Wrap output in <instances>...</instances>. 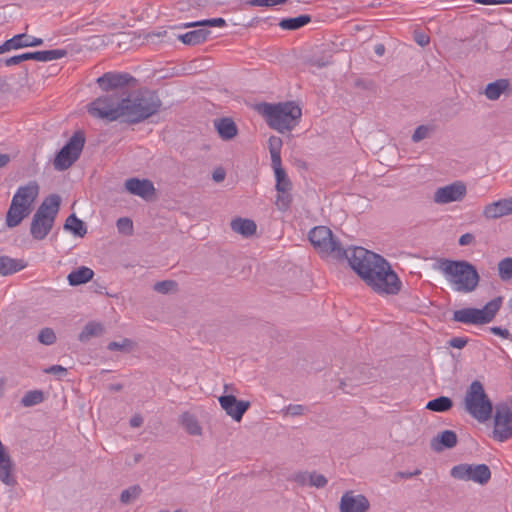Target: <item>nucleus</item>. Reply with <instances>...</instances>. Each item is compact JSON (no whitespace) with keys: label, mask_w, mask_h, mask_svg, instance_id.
<instances>
[{"label":"nucleus","mask_w":512,"mask_h":512,"mask_svg":"<svg viewBox=\"0 0 512 512\" xmlns=\"http://www.w3.org/2000/svg\"><path fill=\"white\" fill-rule=\"evenodd\" d=\"M142 423H143V419L141 416L136 415L130 419V425L132 427H139L142 425Z\"/></svg>","instance_id":"57"},{"label":"nucleus","mask_w":512,"mask_h":512,"mask_svg":"<svg viewBox=\"0 0 512 512\" xmlns=\"http://www.w3.org/2000/svg\"><path fill=\"white\" fill-rule=\"evenodd\" d=\"M263 113L272 129L280 133L292 130L301 118V108L294 102L265 104Z\"/></svg>","instance_id":"4"},{"label":"nucleus","mask_w":512,"mask_h":512,"mask_svg":"<svg viewBox=\"0 0 512 512\" xmlns=\"http://www.w3.org/2000/svg\"><path fill=\"white\" fill-rule=\"evenodd\" d=\"M219 403L222 409L236 421L242 419L243 414L249 408V402L238 401L233 395H225L219 397Z\"/></svg>","instance_id":"22"},{"label":"nucleus","mask_w":512,"mask_h":512,"mask_svg":"<svg viewBox=\"0 0 512 512\" xmlns=\"http://www.w3.org/2000/svg\"><path fill=\"white\" fill-rule=\"evenodd\" d=\"M103 326L98 322H89L87 323L81 333L78 336L80 342H88L93 337H99L103 333Z\"/></svg>","instance_id":"32"},{"label":"nucleus","mask_w":512,"mask_h":512,"mask_svg":"<svg viewBox=\"0 0 512 512\" xmlns=\"http://www.w3.org/2000/svg\"><path fill=\"white\" fill-rule=\"evenodd\" d=\"M291 200L292 198L290 190H286L285 192H277L275 204L279 210L285 211L289 208Z\"/></svg>","instance_id":"42"},{"label":"nucleus","mask_w":512,"mask_h":512,"mask_svg":"<svg viewBox=\"0 0 512 512\" xmlns=\"http://www.w3.org/2000/svg\"><path fill=\"white\" fill-rule=\"evenodd\" d=\"M225 178V172L222 169L215 170L213 173V179L216 182H221Z\"/></svg>","instance_id":"56"},{"label":"nucleus","mask_w":512,"mask_h":512,"mask_svg":"<svg viewBox=\"0 0 512 512\" xmlns=\"http://www.w3.org/2000/svg\"><path fill=\"white\" fill-rule=\"evenodd\" d=\"M374 52L378 55V56H383L384 53H385V47L383 44H377L375 45L374 47Z\"/></svg>","instance_id":"59"},{"label":"nucleus","mask_w":512,"mask_h":512,"mask_svg":"<svg viewBox=\"0 0 512 512\" xmlns=\"http://www.w3.org/2000/svg\"><path fill=\"white\" fill-rule=\"evenodd\" d=\"M432 130H433V128L428 125L418 126L412 135V141L415 143L420 142L421 140L429 137Z\"/></svg>","instance_id":"44"},{"label":"nucleus","mask_w":512,"mask_h":512,"mask_svg":"<svg viewBox=\"0 0 512 512\" xmlns=\"http://www.w3.org/2000/svg\"><path fill=\"white\" fill-rule=\"evenodd\" d=\"M231 229L243 237H250L256 232V224L250 219L236 218L231 221Z\"/></svg>","instance_id":"30"},{"label":"nucleus","mask_w":512,"mask_h":512,"mask_svg":"<svg viewBox=\"0 0 512 512\" xmlns=\"http://www.w3.org/2000/svg\"><path fill=\"white\" fill-rule=\"evenodd\" d=\"M126 190L143 199L152 197L155 193L153 183L148 179L129 178L125 181Z\"/></svg>","instance_id":"25"},{"label":"nucleus","mask_w":512,"mask_h":512,"mask_svg":"<svg viewBox=\"0 0 512 512\" xmlns=\"http://www.w3.org/2000/svg\"><path fill=\"white\" fill-rule=\"evenodd\" d=\"M486 99L497 101L502 96L509 97L512 94V86L507 78H500L486 85L483 91Z\"/></svg>","instance_id":"23"},{"label":"nucleus","mask_w":512,"mask_h":512,"mask_svg":"<svg viewBox=\"0 0 512 512\" xmlns=\"http://www.w3.org/2000/svg\"><path fill=\"white\" fill-rule=\"evenodd\" d=\"M181 424L190 435L197 436L202 432V428L197 419L190 413L186 412L181 415Z\"/></svg>","instance_id":"36"},{"label":"nucleus","mask_w":512,"mask_h":512,"mask_svg":"<svg viewBox=\"0 0 512 512\" xmlns=\"http://www.w3.org/2000/svg\"><path fill=\"white\" fill-rule=\"evenodd\" d=\"M287 0H252L250 3L253 6L259 7H272L275 5L283 4Z\"/></svg>","instance_id":"49"},{"label":"nucleus","mask_w":512,"mask_h":512,"mask_svg":"<svg viewBox=\"0 0 512 512\" xmlns=\"http://www.w3.org/2000/svg\"><path fill=\"white\" fill-rule=\"evenodd\" d=\"M44 399L43 392L40 390H32L25 393L21 399V404L24 407H31L41 403Z\"/></svg>","instance_id":"39"},{"label":"nucleus","mask_w":512,"mask_h":512,"mask_svg":"<svg viewBox=\"0 0 512 512\" xmlns=\"http://www.w3.org/2000/svg\"><path fill=\"white\" fill-rule=\"evenodd\" d=\"M476 3L483 5L511 4L512 0H475Z\"/></svg>","instance_id":"53"},{"label":"nucleus","mask_w":512,"mask_h":512,"mask_svg":"<svg viewBox=\"0 0 512 512\" xmlns=\"http://www.w3.org/2000/svg\"><path fill=\"white\" fill-rule=\"evenodd\" d=\"M283 142L280 137L277 136H271L268 139V147L269 152L271 155V165L272 166H278L281 163V148H282Z\"/></svg>","instance_id":"33"},{"label":"nucleus","mask_w":512,"mask_h":512,"mask_svg":"<svg viewBox=\"0 0 512 512\" xmlns=\"http://www.w3.org/2000/svg\"><path fill=\"white\" fill-rule=\"evenodd\" d=\"M93 275L94 272L92 269L86 266H82L70 272L67 276V280L71 286H78L90 281Z\"/></svg>","instance_id":"29"},{"label":"nucleus","mask_w":512,"mask_h":512,"mask_svg":"<svg viewBox=\"0 0 512 512\" xmlns=\"http://www.w3.org/2000/svg\"><path fill=\"white\" fill-rule=\"evenodd\" d=\"M498 274L504 281L512 278V257H506L499 261Z\"/></svg>","instance_id":"41"},{"label":"nucleus","mask_w":512,"mask_h":512,"mask_svg":"<svg viewBox=\"0 0 512 512\" xmlns=\"http://www.w3.org/2000/svg\"><path fill=\"white\" fill-rule=\"evenodd\" d=\"M288 481L296 483L299 487L323 488L327 485V478L317 472L298 471L288 477Z\"/></svg>","instance_id":"20"},{"label":"nucleus","mask_w":512,"mask_h":512,"mask_svg":"<svg viewBox=\"0 0 512 512\" xmlns=\"http://www.w3.org/2000/svg\"><path fill=\"white\" fill-rule=\"evenodd\" d=\"M141 492L142 489L139 485L130 486L121 492L120 501L123 504H129L136 500L140 496Z\"/></svg>","instance_id":"40"},{"label":"nucleus","mask_w":512,"mask_h":512,"mask_svg":"<svg viewBox=\"0 0 512 512\" xmlns=\"http://www.w3.org/2000/svg\"><path fill=\"white\" fill-rule=\"evenodd\" d=\"M87 110L91 116L109 122L123 118L122 99L116 94L96 98L88 105Z\"/></svg>","instance_id":"9"},{"label":"nucleus","mask_w":512,"mask_h":512,"mask_svg":"<svg viewBox=\"0 0 512 512\" xmlns=\"http://www.w3.org/2000/svg\"><path fill=\"white\" fill-rule=\"evenodd\" d=\"M64 228L79 237H83L87 232L83 221L78 219L75 214L68 216Z\"/></svg>","instance_id":"37"},{"label":"nucleus","mask_w":512,"mask_h":512,"mask_svg":"<svg viewBox=\"0 0 512 512\" xmlns=\"http://www.w3.org/2000/svg\"><path fill=\"white\" fill-rule=\"evenodd\" d=\"M175 287L176 283L171 280L160 281L154 284V290L162 294L171 292Z\"/></svg>","instance_id":"47"},{"label":"nucleus","mask_w":512,"mask_h":512,"mask_svg":"<svg viewBox=\"0 0 512 512\" xmlns=\"http://www.w3.org/2000/svg\"><path fill=\"white\" fill-rule=\"evenodd\" d=\"M492 437L498 442H505L512 437V404H498L493 417Z\"/></svg>","instance_id":"13"},{"label":"nucleus","mask_w":512,"mask_h":512,"mask_svg":"<svg viewBox=\"0 0 512 512\" xmlns=\"http://www.w3.org/2000/svg\"><path fill=\"white\" fill-rule=\"evenodd\" d=\"M60 203L61 198L56 194L43 200L35 212L30 226V233L34 239L43 240L49 234L58 214Z\"/></svg>","instance_id":"5"},{"label":"nucleus","mask_w":512,"mask_h":512,"mask_svg":"<svg viewBox=\"0 0 512 512\" xmlns=\"http://www.w3.org/2000/svg\"><path fill=\"white\" fill-rule=\"evenodd\" d=\"M439 270L451 288L460 293L473 292L480 280L475 266L465 260H441Z\"/></svg>","instance_id":"1"},{"label":"nucleus","mask_w":512,"mask_h":512,"mask_svg":"<svg viewBox=\"0 0 512 512\" xmlns=\"http://www.w3.org/2000/svg\"><path fill=\"white\" fill-rule=\"evenodd\" d=\"M502 304V298L497 297L481 309L477 308H463L454 311L453 320L464 324H486L493 320Z\"/></svg>","instance_id":"8"},{"label":"nucleus","mask_w":512,"mask_h":512,"mask_svg":"<svg viewBox=\"0 0 512 512\" xmlns=\"http://www.w3.org/2000/svg\"><path fill=\"white\" fill-rule=\"evenodd\" d=\"M30 213V210L11 201L5 219L7 227L14 228L18 226Z\"/></svg>","instance_id":"27"},{"label":"nucleus","mask_w":512,"mask_h":512,"mask_svg":"<svg viewBox=\"0 0 512 512\" xmlns=\"http://www.w3.org/2000/svg\"><path fill=\"white\" fill-rule=\"evenodd\" d=\"M512 214V196L487 204L483 209L486 219H498Z\"/></svg>","instance_id":"24"},{"label":"nucleus","mask_w":512,"mask_h":512,"mask_svg":"<svg viewBox=\"0 0 512 512\" xmlns=\"http://www.w3.org/2000/svg\"><path fill=\"white\" fill-rule=\"evenodd\" d=\"M370 508L369 500L363 494L346 491L340 499V512H367Z\"/></svg>","instance_id":"17"},{"label":"nucleus","mask_w":512,"mask_h":512,"mask_svg":"<svg viewBox=\"0 0 512 512\" xmlns=\"http://www.w3.org/2000/svg\"><path fill=\"white\" fill-rule=\"evenodd\" d=\"M415 41L417 42V44H419L420 46L424 47V46H426L429 43L430 39L424 33H416L415 34Z\"/></svg>","instance_id":"55"},{"label":"nucleus","mask_w":512,"mask_h":512,"mask_svg":"<svg viewBox=\"0 0 512 512\" xmlns=\"http://www.w3.org/2000/svg\"><path fill=\"white\" fill-rule=\"evenodd\" d=\"M132 347H133V342L128 338H125L120 342L112 341L107 346L108 350H110V351H127V352L130 351L132 349Z\"/></svg>","instance_id":"43"},{"label":"nucleus","mask_w":512,"mask_h":512,"mask_svg":"<svg viewBox=\"0 0 512 512\" xmlns=\"http://www.w3.org/2000/svg\"><path fill=\"white\" fill-rule=\"evenodd\" d=\"M161 105L162 102L155 92L140 91L122 99L123 118L130 124L140 123L156 114Z\"/></svg>","instance_id":"2"},{"label":"nucleus","mask_w":512,"mask_h":512,"mask_svg":"<svg viewBox=\"0 0 512 512\" xmlns=\"http://www.w3.org/2000/svg\"><path fill=\"white\" fill-rule=\"evenodd\" d=\"M457 444V435L452 430H444L431 440V448L440 452L453 448Z\"/></svg>","instance_id":"26"},{"label":"nucleus","mask_w":512,"mask_h":512,"mask_svg":"<svg viewBox=\"0 0 512 512\" xmlns=\"http://www.w3.org/2000/svg\"><path fill=\"white\" fill-rule=\"evenodd\" d=\"M66 55V51L63 49H53L36 52H26L23 54L15 55L6 58L3 62L7 67L18 65L26 60H35L39 62H49L52 60L61 59Z\"/></svg>","instance_id":"16"},{"label":"nucleus","mask_w":512,"mask_h":512,"mask_svg":"<svg viewBox=\"0 0 512 512\" xmlns=\"http://www.w3.org/2000/svg\"><path fill=\"white\" fill-rule=\"evenodd\" d=\"M275 179H276V191L277 192H285L286 190H291L292 184L289 178L287 177V174L285 170L282 168V164L278 166H272Z\"/></svg>","instance_id":"34"},{"label":"nucleus","mask_w":512,"mask_h":512,"mask_svg":"<svg viewBox=\"0 0 512 512\" xmlns=\"http://www.w3.org/2000/svg\"><path fill=\"white\" fill-rule=\"evenodd\" d=\"M38 340L44 345H52L56 341V335L51 328H43L39 332Z\"/></svg>","instance_id":"45"},{"label":"nucleus","mask_w":512,"mask_h":512,"mask_svg":"<svg viewBox=\"0 0 512 512\" xmlns=\"http://www.w3.org/2000/svg\"><path fill=\"white\" fill-rule=\"evenodd\" d=\"M467 339L463 337H454L450 339L449 345L453 348L462 349L466 346Z\"/></svg>","instance_id":"51"},{"label":"nucleus","mask_w":512,"mask_h":512,"mask_svg":"<svg viewBox=\"0 0 512 512\" xmlns=\"http://www.w3.org/2000/svg\"><path fill=\"white\" fill-rule=\"evenodd\" d=\"M43 44V39L21 33L14 35L0 45V54L26 47H37Z\"/></svg>","instance_id":"19"},{"label":"nucleus","mask_w":512,"mask_h":512,"mask_svg":"<svg viewBox=\"0 0 512 512\" xmlns=\"http://www.w3.org/2000/svg\"><path fill=\"white\" fill-rule=\"evenodd\" d=\"M490 331L493 334L498 335V336H500L502 338H508V336L510 334L507 329L502 328V327H498V326L491 327Z\"/></svg>","instance_id":"54"},{"label":"nucleus","mask_w":512,"mask_h":512,"mask_svg":"<svg viewBox=\"0 0 512 512\" xmlns=\"http://www.w3.org/2000/svg\"><path fill=\"white\" fill-rule=\"evenodd\" d=\"M38 194V184L35 181H30L26 185L18 187L11 201L31 211Z\"/></svg>","instance_id":"18"},{"label":"nucleus","mask_w":512,"mask_h":512,"mask_svg":"<svg viewBox=\"0 0 512 512\" xmlns=\"http://www.w3.org/2000/svg\"><path fill=\"white\" fill-rule=\"evenodd\" d=\"M450 475L460 481H472L484 485L490 480L491 471L486 464L462 463L452 467Z\"/></svg>","instance_id":"14"},{"label":"nucleus","mask_w":512,"mask_h":512,"mask_svg":"<svg viewBox=\"0 0 512 512\" xmlns=\"http://www.w3.org/2000/svg\"><path fill=\"white\" fill-rule=\"evenodd\" d=\"M45 372L48 374L63 376L67 373V369L61 365H52L45 369Z\"/></svg>","instance_id":"50"},{"label":"nucleus","mask_w":512,"mask_h":512,"mask_svg":"<svg viewBox=\"0 0 512 512\" xmlns=\"http://www.w3.org/2000/svg\"><path fill=\"white\" fill-rule=\"evenodd\" d=\"M311 21L309 15H300L294 18L282 19L279 26L284 30H296L299 29Z\"/></svg>","instance_id":"35"},{"label":"nucleus","mask_w":512,"mask_h":512,"mask_svg":"<svg viewBox=\"0 0 512 512\" xmlns=\"http://www.w3.org/2000/svg\"><path fill=\"white\" fill-rule=\"evenodd\" d=\"M474 235L471 234V233H465L463 235L460 236L459 238V245L461 246H466V245H470L474 242Z\"/></svg>","instance_id":"52"},{"label":"nucleus","mask_w":512,"mask_h":512,"mask_svg":"<svg viewBox=\"0 0 512 512\" xmlns=\"http://www.w3.org/2000/svg\"><path fill=\"white\" fill-rule=\"evenodd\" d=\"M215 127L220 137L224 140H230L237 134V127L229 118H222L215 121Z\"/></svg>","instance_id":"31"},{"label":"nucleus","mask_w":512,"mask_h":512,"mask_svg":"<svg viewBox=\"0 0 512 512\" xmlns=\"http://www.w3.org/2000/svg\"><path fill=\"white\" fill-rule=\"evenodd\" d=\"M419 474H420V470H416L414 473H410V474L405 473V476H406V477H411V476L419 475Z\"/></svg>","instance_id":"60"},{"label":"nucleus","mask_w":512,"mask_h":512,"mask_svg":"<svg viewBox=\"0 0 512 512\" xmlns=\"http://www.w3.org/2000/svg\"><path fill=\"white\" fill-rule=\"evenodd\" d=\"M26 267V263L23 260L13 259L8 256L0 255V275L7 276L18 271H21Z\"/></svg>","instance_id":"28"},{"label":"nucleus","mask_w":512,"mask_h":512,"mask_svg":"<svg viewBox=\"0 0 512 512\" xmlns=\"http://www.w3.org/2000/svg\"><path fill=\"white\" fill-rule=\"evenodd\" d=\"M306 408L303 405L300 404H290L287 407L283 409V412L286 415L291 416H299L302 415L305 412Z\"/></svg>","instance_id":"48"},{"label":"nucleus","mask_w":512,"mask_h":512,"mask_svg":"<svg viewBox=\"0 0 512 512\" xmlns=\"http://www.w3.org/2000/svg\"><path fill=\"white\" fill-rule=\"evenodd\" d=\"M226 26V21L223 18H212L201 21L186 23L183 25L184 28L200 27L198 29L189 31L185 34L178 35V39L187 45H197L205 42L210 37L209 27L223 28Z\"/></svg>","instance_id":"12"},{"label":"nucleus","mask_w":512,"mask_h":512,"mask_svg":"<svg viewBox=\"0 0 512 512\" xmlns=\"http://www.w3.org/2000/svg\"><path fill=\"white\" fill-rule=\"evenodd\" d=\"M134 78L128 73H104L97 79V84L104 91H109L127 86Z\"/></svg>","instance_id":"21"},{"label":"nucleus","mask_w":512,"mask_h":512,"mask_svg":"<svg viewBox=\"0 0 512 512\" xmlns=\"http://www.w3.org/2000/svg\"><path fill=\"white\" fill-rule=\"evenodd\" d=\"M10 161V157L8 154H1L0 153V168L6 166Z\"/></svg>","instance_id":"58"},{"label":"nucleus","mask_w":512,"mask_h":512,"mask_svg":"<svg viewBox=\"0 0 512 512\" xmlns=\"http://www.w3.org/2000/svg\"><path fill=\"white\" fill-rule=\"evenodd\" d=\"M464 404L466 411L480 423L486 422L492 415V402L482 383L478 380L469 385L464 397Z\"/></svg>","instance_id":"6"},{"label":"nucleus","mask_w":512,"mask_h":512,"mask_svg":"<svg viewBox=\"0 0 512 512\" xmlns=\"http://www.w3.org/2000/svg\"><path fill=\"white\" fill-rule=\"evenodd\" d=\"M467 194V187L462 181H455L435 190L433 201L439 205L462 201Z\"/></svg>","instance_id":"15"},{"label":"nucleus","mask_w":512,"mask_h":512,"mask_svg":"<svg viewBox=\"0 0 512 512\" xmlns=\"http://www.w3.org/2000/svg\"><path fill=\"white\" fill-rule=\"evenodd\" d=\"M452 405H453V402L449 397L440 396L438 398L430 400L426 404V408L428 410L435 411V412H446L452 407Z\"/></svg>","instance_id":"38"},{"label":"nucleus","mask_w":512,"mask_h":512,"mask_svg":"<svg viewBox=\"0 0 512 512\" xmlns=\"http://www.w3.org/2000/svg\"><path fill=\"white\" fill-rule=\"evenodd\" d=\"M117 229L120 233L130 235L133 232V222L130 218L122 217L117 220Z\"/></svg>","instance_id":"46"},{"label":"nucleus","mask_w":512,"mask_h":512,"mask_svg":"<svg viewBox=\"0 0 512 512\" xmlns=\"http://www.w3.org/2000/svg\"><path fill=\"white\" fill-rule=\"evenodd\" d=\"M165 34H167V31H164L163 33H158L157 36L160 37V36L165 35Z\"/></svg>","instance_id":"61"},{"label":"nucleus","mask_w":512,"mask_h":512,"mask_svg":"<svg viewBox=\"0 0 512 512\" xmlns=\"http://www.w3.org/2000/svg\"><path fill=\"white\" fill-rule=\"evenodd\" d=\"M351 268L367 283L375 278L390 263L382 256L369 251L363 247L349 248V255L346 258Z\"/></svg>","instance_id":"3"},{"label":"nucleus","mask_w":512,"mask_h":512,"mask_svg":"<svg viewBox=\"0 0 512 512\" xmlns=\"http://www.w3.org/2000/svg\"><path fill=\"white\" fill-rule=\"evenodd\" d=\"M85 143L83 132H75L62 147L54 159L56 170L63 171L71 167L79 158Z\"/></svg>","instance_id":"10"},{"label":"nucleus","mask_w":512,"mask_h":512,"mask_svg":"<svg viewBox=\"0 0 512 512\" xmlns=\"http://www.w3.org/2000/svg\"><path fill=\"white\" fill-rule=\"evenodd\" d=\"M309 240L322 257L346 259L349 255V249L346 250L342 247L328 227H314L309 232Z\"/></svg>","instance_id":"7"},{"label":"nucleus","mask_w":512,"mask_h":512,"mask_svg":"<svg viewBox=\"0 0 512 512\" xmlns=\"http://www.w3.org/2000/svg\"><path fill=\"white\" fill-rule=\"evenodd\" d=\"M366 285L381 296H394L402 289V281L390 264L375 278H371Z\"/></svg>","instance_id":"11"}]
</instances>
